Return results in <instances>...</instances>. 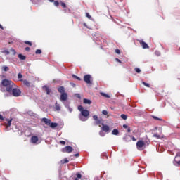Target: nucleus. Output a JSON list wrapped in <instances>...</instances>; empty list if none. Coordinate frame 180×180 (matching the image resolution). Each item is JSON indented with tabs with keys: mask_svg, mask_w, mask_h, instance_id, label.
I'll return each instance as SVG.
<instances>
[{
	"mask_svg": "<svg viewBox=\"0 0 180 180\" xmlns=\"http://www.w3.org/2000/svg\"><path fill=\"white\" fill-rule=\"evenodd\" d=\"M15 85L13 82L8 80V79H4L1 81V84L0 85V91L1 92H8V94L12 92V89L15 88Z\"/></svg>",
	"mask_w": 180,
	"mask_h": 180,
	"instance_id": "obj_1",
	"label": "nucleus"
},
{
	"mask_svg": "<svg viewBox=\"0 0 180 180\" xmlns=\"http://www.w3.org/2000/svg\"><path fill=\"white\" fill-rule=\"evenodd\" d=\"M78 110L81 112L79 115V119L82 122H86V120H88V117H89V111L88 110L84 109L82 105L78 106Z\"/></svg>",
	"mask_w": 180,
	"mask_h": 180,
	"instance_id": "obj_2",
	"label": "nucleus"
},
{
	"mask_svg": "<svg viewBox=\"0 0 180 180\" xmlns=\"http://www.w3.org/2000/svg\"><path fill=\"white\" fill-rule=\"evenodd\" d=\"M58 91L60 94V102H65L68 99V94L65 93V89L64 86H60L58 88Z\"/></svg>",
	"mask_w": 180,
	"mask_h": 180,
	"instance_id": "obj_3",
	"label": "nucleus"
},
{
	"mask_svg": "<svg viewBox=\"0 0 180 180\" xmlns=\"http://www.w3.org/2000/svg\"><path fill=\"white\" fill-rule=\"evenodd\" d=\"M9 94L10 95H13V96H15L16 98H18V96H20V94H22V91H20V89L14 86L13 87L11 93Z\"/></svg>",
	"mask_w": 180,
	"mask_h": 180,
	"instance_id": "obj_4",
	"label": "nucleus"
},
{
	"mask_svg": "<svg viewBox=\"0 0 180 180\" xmlns=\"http://www.w3.org/2000/svg\"><path fill=\"white\" fill-rule=\"evenodd\" d=\"M84 81L86 82V84H88L89 85H92V77L91 75H86L84 76Z\"/></svg>",
	"mask_w": 180,
	"mask_h": 180,
	"instance_id": "obj_5",
	"label": "nucleus"
},
{
	"mask_svg": "<svg viewBox=\"0 0 180 180\" xmlns=\"http://www.w3.org/2000/svg\"><path fill=\"white\" fill-rule=\"evenodd\" d=\"M72 151H74V148L70 146H65L62 149V153H67L68 154L72 153Z\"/></svg>",
	"mask_w": 180,
	"mask_h": 180,
	"instance_id": "obj_6",
	"label": "nucleus"
},
{
	"mask_svg": "<svg viewBox=\"0 0 180 180\" xmlns=\"http://www.w3.org/2000/svg\"><path fill=\"white\" fill-rule=\"evenodd\" d=\"M137 41H139V44L141 46V47H143V49H150V46H148V44L144 42V41L138 39Z\"/></svg>",
	"mask_w": 180,
	"mask_h": 180,
	"instance_id": "obj_7",
	"label": "nucleus"
},
{
	"mask_svg": "<svg viewBox=\"0 0 180 180\" xmlns=\"http://www.w3.org/2000/svg\"><path fill=\"white\" fill-rule=\"evenodd\" d=\"M143 146H146V143L144 142V141L140 140V141H137L136 147H137L138 150L139 148H143Z\"/></svg>",
	"mask_w": 180,
	"mask_h": 180,
	"instance_id": "obj_8",
	"label": "nucleus"
},
{
	"mask_svg": "<svg viewBox=\"0 0 180 180\" xmlns=\"http://www.w3.org/2000/svg\"><path fill=\"white\" fill-rule=\"evenodd\" d=\"M174 165H180V153H178L174 158Z\"/></svg>",
	"mask_w": 180,
	"mask_h": 180,
	"instance_id": "obj_9",
	"label": "nucleus"
},
{
	"mask_svg": "<svg viewBox=\"0 0 180 180\" xmlns=\"http://www.w3.org/2000/svg\"><path fill=\"white\" fill-rule=\"evenodd\" d=\"M39 141V137L37 136H32L30 139V143L32 144H37Z\"/></svg>",
	"mask_w": 180,
	"mask_h": 180,
	"instance_id": "obj_10",
	"label": "nucleus"
},
{
	"mask_svg": "<svg viewBox=\"0 0 180 180\" xmlns=\"http://www.w3.org/2000/svg\"><path fill=\"white\" fill-rule=\"evenodd\" d=\"M102 128H101V130H103V131H105V133H109V130H110V128H109V126L108 125H105V124H102Z\"/></svg>",
	"mask_w": 180,
	"mask_h": 180,
	"instance_id": "obj_11",
	"label": "nucleus"
},
{
	"mask_svg": "<svg viewBox=\"0 0 180 180\" xmlns=\"http://www.w3.org/2000/svg\"><path fill=\"white\" fill-rule=\"evenodd\" d=\"M41 122H44L46 126H50V123H51V120L47 119V118H42Z\"/></svg>",
	"mask_w": 180,
	"mask_h": 180,
	"instance_id": "obj_12",
	"label": "nucleus"
},
{
	"mask_svg": "<svg viewBox=\"0 0 180 180\" xmlns=\"http://www.w3.org/2000/svg\"><path fill=\"white\" fill-rule=\"evenodd\" d=\"M55 110H56V112H60V110H61V107L60 106V104H58V103L56 102L55 103Z\"/></svg>",
	"mask_w": 180,
	"mask_h": 180,
	"instance_id": "obj_13",
	"label": "nucleus"
},
{
	"mask_svg": "<svg viewBox=\"0 0 180 180\" xmlns=\"http://www.w3.org/2000/svg\"><path fill=\"white\" fill-rule=\"evenodd\" d=\"M83 103L85 104V105H91L92 103V101L89 100V99H87V98H84L83 100Z\"/></svg>",
	"mask_w": 180,
	"mask_h": 180,
	"instance_id": "obj_14",
	"label": "nucleus"
},
{
	"mask_svg": "<svg viewBox=\"0 0 180 180\" xmlns=\"http://www.w3.org/2000/svg\"><path fill=\"white\" fill-rule=\"evenodd\" d=\"M49 126H50V127H51V129H56V127H57V126H58V124L56 123V122H50Z\"/></svg>",
	"mask_w": 180,
	"mask_h": 180,
	"instance_id": "obj_15",
	"label": "nucleus"
},
{
	"mask_svg": "<svg viewBox=\"0 0 180 180\" xmlns=\"http://www.w3.org/2000/svg\"><path fill=\"white\" fill-rule=\"evenodd\" d=\"M68 162H70V160H68V158H65V159L60 160V164H62V165L68 164Z\"/></svg>",
	"mask_w": 180,
	"mask_h": 180,
	"instance_id": "obj_16",
	"label": "nucleus"
},
{
	"mask_svg": "<svg viewBox=\"0 0 180 180\" xmlns=\"http://www.w3.org/2000/svg\"><path fill=\"white\" fill-rule=\"evenodd\" d=\"M76 176L77 177L75 179V180H79L82 178V175L79 173H77Z\"/></svg>",
	"mask_w": 180,
	"mask_h": 180,
	"instance_id": "obj_17",
	"label": "nucleus"
},
{
	"mask_svg": "<svg viewBox=\"0 0 180 180\" xmlns=\"http://www.w3.org/2000/svg\"><path fill=\"white\" fill-rule=\"evenodd\" d=\"M18 58H20V60H26V56L24 55H22L21 53L18 54Z\"/></svg>",
	"mask_w": 180,
	"mask_h": 180,
	"instance_id": "obj_18",
	"label": "nucleus"
},
{
	"mask_svg": "<svg viewBox=\"0 0 180 180\" xmlns=\"http://www.w3.org/2000/svg\"><path fill=\"white\" fill-rule=\"evenodd\" d=\"M2 71H4L5 72L9 71V67L8 66H2L1 68Z\"/></svg>",
	"mask_w": 180,
	"mask_h": 180,
	"instance_id": "obj_19",
	"label": "nucleus"
},
{
	"mask_svg": "<svg viewBox=\"0 0 180 180\" xmlns=\"http://www.w3.org/2000/svg\"><path fill=\"white\" fill-rule=\"evenodd\" d=\"M22 82H23L24 85H25L26 86H30V82H29V81L22 80Z\"/></svg>",
	"mask_w": 180,
	"mask_h": 180,
	"instance_id": "obj_20",
	"label": "nucleus"
},
{
	"mask_svg": "<svg viewBox=\"0 0 180 180\" xmlns=\"http://www.w3.org/2000/svg\"><path fill=\"white\" fill-rule=\"evenodd\" d=\"M112 134H113V136H117L119 134V130L117 129H114L112 131Z\"/></svg>",
	"mask_w": 180,
	"mask_h": 180,
	"instance_id": "obj_21",
	"label": "nucleus"
},
{
	"mask_svg": "<svg viewBox=\"0 0 180 180\" xmlns=\"http://www.w3.org/2000/svg\"><path fill=\"white\" fill-rule=\"evenodd\" d=\"M153 119H154L155 120H159L160 122H162V118H159L157 116L153 115L152 116Z\"/></svg>",
	"mask_w": 180,
	"mask_h": 180,
	"instance_id": "obj_22",
	"label": "nucleus"
},
{
	"mask_svg": "<svg viewBox=\"0 0 180 180\" xmlns=\"http://www.w3.org/2000/svg\"><path fill=\"white\" fill-rule=\"evenodd\" d=\"M18 78L19 79V81H23V79H22V78H23V75H22V73H18Z\"/></svg>",
	"mask_w": 180,
	"mask_h": 180,
	"instance_id": "obj_23",
	"label": "nucleus"
},
{
	"mask_svg": "<svg viewBox=\"0 0 180 180\" xmlns=\"http://www.w3.org/2000/svg\"><path fill=\"white\" fill-rule=\"evenodd\" d=\"M72 78H75V79H77L78 81H81V78L75 75H72Z\"/></svg>",
	"mask_w": 180,
	"mask_h": 180,
	"instance_id": "obj_24",
	"label": "nucleus"
},
{
	"mask_svg": "<svg viewBox=\"0 0 180 180\" xmlns=\"http://www.w3.org/2000/svg\"><path fill=\"white\" fill-rule=\"evenodd\" d=\"M101 95L102 96H104V98H110V95H108V94H105V93H101Z\"/></svg>",
	"mask_w": 180,
	"mask_h": 180,
	"instance_id": "obj_25",
	"label": "nucleus"
},
{
	"mask_svg": "<svg viewBox=\"0 0 180 180\" xmlns=\"http://www.w3.org/2000/svg\"><path fill=\"white\" fill-rule=\"evenodd\" d=\"M8 123H7V127H11V125L12 124V120H7Z\"/></svg>",
	"mask_w": 180,
	"mask_h": 180,
	"instance_id": "obj_26",
	"label": "nucleus"
},
{
	"mask_svg": "<svg viewBox=\"0 0 180 180\" xmlns=\"http://www.w3.org/2000/svg\"><path fill=\"white\" fill-rule=\"evenodd\" d=\"M134 71H136L137 74H140V72H141V70H140L139 68H135Z\"/></svg>",
	"mask_w": 180,
	"mask_h": 180,
	"instance_id": "obj_27",
	"label": "nucleus"
},
{
	"mask_svg": "<svg viewBox=\"0 0 180 180\" xmlns=\"http://www.w3.org/2000/svg\"><path fill=\"white\" fill-rule=\"evenodd\" d=\"M60 4L62 8H67V5L65 4V3H64L63 1H60Z\"/></svg>",
	"mask_w": 180,
	"mask_h": 180,
	"instance_id": "obj_28",
	"label": "nucleus"
},
{
	"mask_svg": "<svg viewBox=\"0 0 180 180\" xmlns=\"http://www.w3.org/2000/svg\"><path fill=\"white\" fill-rule=\"evenodd\" d=\"M44 88L46 89L47 95H50V89H49V87L47 86H45Z\"/></svg>",
	"mask_w": 180,
	"mask_h": 180,
	"instance_id": "obj_29",
	"label": "nucleus"
},
{
	"mask_svg": "<svg viewBox=\"0 0 180 180\" xmlns=\"http://www.w3.org/2000/svg\"><path fill=\"white\" fill-rule=\"evenodd\" d=\"M121 117L123 119V120H126L127 119V115L122 114Z\"/></svg>",
	"mask_w": 180,
	"mask_h": 180,
	"instance_id": "obj_30",
	"label": "nucleus"
},
{
	"mask_svg": "<svg viewBox=\"0 0 180 180\" xmlns=\"http://www.w3.org/2000/svg\"><path fill=\"white\" fill-rule=\"evenodd\" d=\"M103 131H105L101 130V131H100V132H99V134H100V136H101V137H104V136H105V132H103Z\"/></svg>",
	"mask_w": 180,
	"mask_h": 180,
	"instance_id": "obj_31",
	"label": "nucleus"
},
{
	"mask_svg": "<svg viewBox=\"0 0 180 180\" xmlns=\"http://www.w3.org/2000/svg\"><path fill=\"white\" fill-rule=\"evenodd\" d=\"M143 85L145 86H147V88H150V84L148 83H146L145 82H142Z\"/></svg>",
	"mask_w": 180,
	"mask_h": 180,
	"instance_id": "obj_32",
	"label": "nucleus"
},
{
	"mask_svg": "<svg viewBox=\"0 0 180 180\" xmlns=\"http://www.w3.org/2000/svg\"><path fill=\"white\" fill-rule=\"evenodd\" d=\"M53 4L55 6H58L60 5V2L58 1H53Z\"/></svg>",
	"mask_w": 180,
	"mask_h": 180,
	"instance_id": "obj_33",
	"label": "nucleus"
},
{
	"mask_svg": "<svg viewBox=\"0 0 180 180\" xmlns=\"http://www.w3.org/2000/svg\"><path fill=\"white\" fill-rule=\"evenodd\" d=\"M36 54H41V49H37L35 51Z\"/></svg>",
	"mask_w": 180,
	"mask_h": 180,
	"instance_id": "obj_34",
	"label": "nucleus"
},
{
	"mask_svg": "<svg viewBox=\"0 0 180 180\" xmlns=\"http://www.w3.org/2000/svg\"><path fill=\"white\" fill-rule=\"evenodd\" d=\"M102 114L105 116H108V111L106 110H104L102 111Z\"/></svg>",
	"mask_w": 180,
	"mask_h": 180,
	"instance_id": "obj_35",
	"label": "nucleus"
},
{
	"mask_svg": "<svg viewBox=\"0 0 180 180\" xmlns=\"http://www.w3.org/2000/svg\"><path fill=\"white\" fill-rule=\"evenodd\" d=\"M25 44H27L28 46H32V42H30V41H25Z\"/></svg>",
	"mask_w": 180,
	"mask_h": 180,
	"instance_id": "obj_36",
	"label": "nucleus"
},
{
	"mask_svg": "<svg viewBox=\"0 0 180 180\" xmlns=\"http://www.w3.org/2000/svg\"><path fill=\"white\" fill-rule=\"evenodd\" d=\"M86 18H88V19H91V15H89V13H86Z\"/></svg>",
	"mask_w": 180,
	"mask_h": 180,
	"instance_id": "obj_37",
	"label": "nucleus"
},
{
	"mask_svg": "<svg viewBox=\"0 0 180 180\" xmlns=\"http://www.w3.org/2000/svg\"><path fill=\"white\" fill-rule=\"evenodd\" d=\"M96 124H101V120H99V118L96 120Z\"/></svg>",
	"mask_w": 180,
	"mask_h": 180,
	"instance_id": "obj_38",
	"label": "nucleus"
},
{
	"mask_svg": "<svg viewBox=\"0 0 180 180\" xmlns=\"http://www.w3.org/2000/svg\"><path fill=\"white\" fill-rule=\"evenodd\" d=\"M60 144H62V146H65V141H60Z\"/></svg>",
	"mask_w": 180,
	"mask_h": 180,
	"instance_id": "obj_39",
	"label": "nucleus"
},
{
	"mask_svg": "<svg viewBox=\"0 0 180 180\" xmlns=\"http://www.w3.org/2000/svg\"><path fill=\"white\" fill-rule=\"evenodd\" d=\"M3 53H4V54L8 55V54H9V51H8V50H4V51H3Z\"/></svg>",
	"mask_w": 180,
	"mask_h": 180,
	"instance_id": "obj_40",
	"label": "nucleus"
},
{
	"mask_svg": "<svg viewBox=\"0 0 180 180\" xmlns=\"http://www.w3.org/2000/svg\"><path fill=\"white\" fill-rule=\"evenodd\" d=\"M93 119H94V120H96V121L98 120V115H94V116H93Z\"/></svg>",
	"mask_w": 180,
	"mask_h": 180,
	"instance_id": "obj_41",
	"label": "nucleus"
},
{
	"mask_svg": "<svg viewBox=\"0 0 180 180\" xmlns=\"http://www.w3.org/2000/svg\"><path fill=\"white\" fill-rule=\"evenodd\" d=\"M25 51H29L30 50V47L27 46V47H25Z\"/></svg>",
	"mask_w": 180,
	"mask_h": 180,
	"instance_id": "obj_42",
	"label": "nucleus"
},
{
	"mask_svg": "<svg viewBox=\"0 0 180 180\" xmlns=\"http://www.w3.org/2000/svg\"><path fill=\"white\" fill-rule=\"evenodd\" d=\"M115 53H116L117 54H120V49H116V50H115Z\"/></svg>",
	"mask_w": 180,
	"mask_h": 180,
	"instance_id": "obj_43",
	"label": "nucleus"
},
{
	"mask_svg": "<svg viewBox=\"0 0 180 180\" xmlns=\"http://www.w3.org/2000/svg\"><path fill=\"white\" fill-rule=\"evenodd\" d=\"M153 136H154V137H156V139H160V135H158L157 134H155Z\"/></svg>",
	"mask_w": 180,
	"mask_h": 180,
	"instance_id": "obj_44",
	"label": "nucleus"
},
{
	"mask_svg": "<svg viewBox=\"0 0 180 180\" xmlns=\"http://www.w3.org/2000/svg\"><path fill=\"white\" fill-rule=\"evenodd\" d=\"M11 51H12L13 53L16 54V51H15V49H11Z\"/></svg>",
	"mask_w": 180,
	"mask_h": 180,
	"instance_id": "obj_45",
	"label": "nucleus"
},
{
	"mask_svg": "<svg viewBox=\"0 0 180 180\" xmlns=\"http://www.w3.org/2000/svg\"><path fill=\"white\" fill-rule=\"evenodd\" d=\"M83 26H84V27H87V29H89L88 25H86V22L83 23Z\"/></svg>",
	"mask_w": 180,
	"mask_h": 180,
	"instance_id": "obj_46",
	"label": "nucleus"
},
{
	"mask_svg": "<svg viewBox=\"0 0 180 180\" xmlns=\"http://www.w3.org/2000/svg\"><path fill=\"white\" fill-rule=\"evenodd\" d=\"M146 144H150V139H146Z\"/></svg>",
	"mask_w": 180,
	"mask_h": 180,
	"instance_id": "obj_47",
	"label": "nucleus"
},
{
	"mask_svg": "<svg viewBox=\"0 0 180 180\" xmlns=\"http://www.w3.org/2000/svg\"><path fill=\"white\" fill-rule=\"evenodd\" d=\"M128 127H129V126H127V124H124L123 125L124 129H127Z\"/></svg>",
	"mask_w": 180,
	"mask_h": 180,
	"instance_id": "obj_48",
	"label": "nucleus"
},
{
	"mask_svg": "<svg viewBox=\"0 0 180 180\" xmlns=\"http://www.w3.org/2000/svg\"><path fill=\"white\" fill-rule=\"evenodd\" d=\"M132 141H137V139H136L134 136H132Z\"/></svg>",
	"mask_w": 180,
	"mask_h": 180,
	"instance_id": "obj_49",
	"label": "nucleus"
},
{
	"mask_svg": "<svg viewBox=\"0 0 180 180\" xmlns=\"http://www.w3.org/2000/svg\"><path fill=\"white\" fill-rule=\"evenodd\" d=\"M116 61H117L118 63H122V60H120L119 58H115Z\"/></svg>",
	"mask_w": 180,
	"mask_h": 180,
	"instance_id": "obj_50",
	"label": "nucleus"
},
{
	"mask_svg": "<svg viewBox=\"0 0 180 180\" xmlns=\"http://www.w3.org/2000/svg\"><path fill=\"white\" fill-rule=\"evenodd\" d=\"M0 120H4V116H2V115L0 114Z\"/></svg>",
	"mask_w": 180,
	"mask_h": 180,
	"instance_id": "obj_51",
	"label": "nucleus"
},
{
	"mask_svg": "<svg viewBox=\"0 0 180 180\" xmlns=\"http://www.w3.org/2000/svg\"><path fill=\"white\" fill-rule=\"evenodd\" d=\"M130 131H131V129H130V127L127 128V133H130Z\"/></svg>",
	"mask_w": 180,
	"mask_h": 180,
	"instance_id": "obj_52",
	"label": "nucleus"
},
{
	"mask_svg": "<svg viewBox=\"0 0 180 180\" xmlns=\"http://www.w3.org/2000/svg\"><path fill=\"white\" fill-rule=\"evenodd\" d=\"M75 157H79V153H76L74 155Z\"/></svg>",
	"mask_w": 180,
	"mask_h": 180,
	"instance_id": "obj_53",
	"label": "nucleus"
},
{
	"mask_svg": "<svg viewBox=\"0 0 180 180\" xmlns=\"http://www.w3.org/2000/svg\"><path fill=\"white\" fill-rule=\"evenodd\" d=\"M0 29H2V30H4V27L1 24H0Z\"/></svg>",
	"mask_w": 180,
	"mask_h": 180,
	"instance_id": "obj_54",
	"label": "nucleus"
},
{
	"mask_svg": "<svg viewBox=\"0 0 180 180\" xmlns=\"http://www.w3.org/2000/svg\"><path fill=\"white\" fill-rule=\"evenodd\" d=\"M103 157H106V158L108 159V155H106V153H104V154L103 155Z\"/></svg>",
	"mask_w": 180,
	"mask_h": 180,
	"instance_id": "obj_55",
	"label": "nucleus"
},
{
	"mask_svg": "<svg viewBox=\"0 0 180 180\" xmlns=\"http://www.w3.org/2000/svg\"><path fill=\"white\" fill-rule=\"evenodd\" d=\"M49 2H54V0H49Z\"/></svg>",
	"mask_w": 180,
	"mask_h": 180,
	"instance_id": "obj_56",
	"label": "nucleus"
},
{
	"mask_svg": "<svg viewBox=\"0 0 180 180\" xmlns=\"http://www.w3.org/2000/svg\"><path fill=\"white\" fill-rule=\"evenodd\" d=\"M70 112H72V108H70Z\"/></svg>",
	"mask_w": 180,
	"mask_h": 180,
	"instance_id": "obj_57",
	"label": "nucleus"
},
{
	"mask_svg": "<svg viewBox=\"0 0 180 180\" xmlns=\"http://www.w3.org/2000/svg\"><path fill=\"white\" fill-rule=\"evenodd\" d=\"M77 97L79 98V94H77Z\"/></svg>",
	"mask_w": 180,
	"mask_h": 180,
	"instance_id": "obj_58",
	"label": "nucleus"
},
{
	"mask_svg": "<svg viewBox=\"0 0 180 180\" xmlns=\"http://www.w3.org/2000/svg\"><path fill=\"white\" fill-rule=\"evenodd\" d=\"M120 2H123V0H120Z\"/></svg>",
	"mask_w": 180,
	"mask_h": 180,
	"instance_id": "obj_59",
	"label": "nucleus"
}]
</instances>
